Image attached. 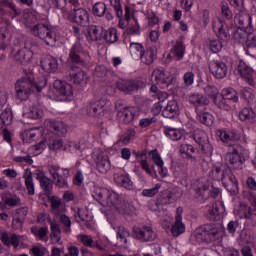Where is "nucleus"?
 <instances>
[{"label": "nucleus", "mask_w": 256, "mask_h": 256, "mask_svg": "<svg viewBox=\"0 0 256 256\" xmlns=\"http://www.w3.org/2000/svg\"><path fill=\"white\" fill-rule=\"evenodd\" d=\"M47 85V80L43 79L40 82H35V78L31 75H26L15 83V91L17 99L27 101L32 93H41L43 87Z\"/></svg>", "instance_id": "f257e3e1"}, {"label": "nucleus", "mask_w": 256, "mask_h": 256, "mask_svg": "<svg viewBox=\"0 0 256 256\" xmlns=\"http://www.w3.org/2000/svg\"><path fill=\"white\" fill-rule=\"evenodd\" d=\"M194 235L201 243H213L223 237V228L216 224H204L196 228Z\"/></svg>", "instance_id": "f03ea898"}, {"label": "nucleus", "mask_w": 256, "mask_h": 256, "mask_svg": "<svg viewBox=\"0 0 256 256\" xmlns=\"http://www.w3.org/2000/svg\"><path fill=\"white\" fill-rule=\"evenodd\" d=\"M30 33L34 35V37H39V39H42L46 43V45H49L50 47H53L55 43H57V36L55 35V32H53V27L38 23L34 26L30 27Z\"/></svg>", "instance_id": "7ed1b4c3"}, {"label": "nucleus", "mask_w": 256, "mask_h": 256, "mask_svg": "<svg viewBox=\"0 0 256 256\" xmlns=\"http://www.w3.org/2000/svg\"><path fill=\"white\" fill-rule=\"evenodd\" d=\"M133 239L139 241V243H151V241H155L157 234L153 231L151 226L142 225V226H134L132 228L131 233Z\"/></svg>", "instance_id": "20e7f679"}, {"label": "nucleus", "mask_w": 256, "mask_h": 256, "mask_svg": "<svg viewBox=\"0 0 256 256\" xmlns=\"http://www.w3.org/2000/svg\"><path fill=\"white\" fill-rule=\"evenodd\" d=\"M109 111H111V101L109 100H96L87 106V113L91 117H103Z\"/></svg>", "instance_id": "39448f33"}, {"label": "nucleus", "mask_w": 256, "mask_h": 256, "mask_svg": "<svg viewBox=\"0 0 256 256\" xmlns=\"http://www.w3.org/2000/svg\"><path fill=\"white\" fill-rule=\"evenodd\" d=\"M85 50H83V45L81 42L77 41L70 49L69 52V65H77L81 67H85Z\"/></svg>", "instance_id": "423d86ee"}, {"label": "nucleus", "mask_w": 256, "mask_h": 256, "mask_svg": "<svg viewBox=\"0 0 256 256\" xmlns=\"http://www.w3.org/2000/svg\"><path fill=\"white\" fill-rule=\"evenodd\" d=\"M68 21L80 25V27H87L89 25V12L85 8H75L69 12Z\"/></svg>", "instance_id": "0eeeda50"}, {"label": "nucleus", "mask_w": 256, "mask_h": 256, "mask_svg": "<svg viewBox=\"0 0 256 256\" xmlns=\"http://www.w3.org/2000/svg\"><path fill=\"white\" fill-rule=\"evenodd\" d=\"M220 97L223 99V105H219L221 111H231V101H233V103L239 102V94L233 88L223 89Z\"/></svg>", "instance_id": "6e6552de"}, {"label": "nucleus", "mask_w": 256, "mask_h": 256, "mask_svg": "<svg viewBox=\"0 0 256 256\" xmlns=\"http://www.w3.org/2000/svg\"><path fill=\"white\" fill-rule=\"evenodd\" d=\"M179 197H181V194H178L175 190H164L159 193L157 201L154 203L155 208L151 209L152 211H157L159 205H171V203H175Z\"/></svg>", "instance_id": "1a4fd4ad"}, {"label": "nucleus", "mask_w": 256, "mask_h": 256, "mask_svg": "<svg viewBox=\"0 0 256 256\" xmlns=\"http://www.w3.org/2000/svg\"><path fill=\"white\" fill-rule=\"evenodd\" d=\"M228 169H243V164L245 163V157L239 154L237 149H233L232 152H227L224 157Z\"/></svg>", "instance_id": "9d476101"}, {"label": "nucleus", "mask_w": 256, "mask_h": 256, "mask_svg": "<svg viewBox=\"0 0 256 256\" xmlns=\"http://www.w3.org/2000/svg\"><path fill=\"white\" fill-rule=\"evenodd\" d=\"M208 69L215 79H225L229 71L227 64L221 60H211Z\"/></svg>", "instance_id": "9b49d317"}, {"label": "nucleus", "mask_w": 256, "mask_h": 256, "mask_svg": "<svg viewBox=\"0 0 256 256\" xmlns=\"http://www.w3.org/2000/svg\"><path fill=\"white\" fill-rule=\"evenodd\" d=\"M55 93L64 101H71L73 99V86L61 80H56L53 83Z\"/></svg>", "instance_id": "f8f14e48"}, {"label": "nucleus", "mask_w": 256, "mask_h": 256, "mask_svg": "<svg viewBox=\"0 0 256 256\" xmlns=\"http://www.w3.org/2000/svg\"><path fill=\"white\" fill-rule=\"evenodd\" d=\"M234 23L240 29H245L248 32V35L253 33V24L251 22V15L247 11L242 10L238 12L234 17Z\"/></svg>", "instance_id": "ddd939ff"}, {"label": "nucleus", "mask_w": 256, "mask_h": 256, "mask_svg": "<svg viewBox=\"0 0 256 256\" xmlns=\"http://www.w3.org/2000/svg\"><path fill=\"white\" fill-rule=\"evenodd\" d=\"M68 71L72 72H69V74L66 76V80L74 85H81V83L85 81V77H87L85 71L81 70V66L68 64Z\"/></svg>", "instance_id": "4468645a"}, {"label": "nucleus", "mask_w": 256, "mask_h": 256, "mask_svg": "<svg viewBox=\"0 0 256 256\" xmlns=\"http://www.w3.org/2000/svg\"><path fill=\"white\" fill-rule=\"evenodd\" d=\"M213 31L216 33V37L220 41L227 43L231 39V34H229V26L223 20H218L213 23Z\"/></svg>", "instance_id": "2eb2a0df"}, {"label": "nucleus", "mask_w": 256, "mask_h": 256, "mask_svg": "<svg viewBox=\"0 0 256 256\" xmlns=\"http://www.w3.org/2000/svg\"><path fill=\"white\" fill-rule=\"evenodd\" d=\"M140 81L137 80H119L116 82V87L119 89V91H122L126 95H129V93H133L134 91L139 90Z\"/></svg>", "instance_id": "dca6fc26"}, {"label": "nucleus", "mask_w": 256, "mask_h": 256, "mask_svg": "<svg viewBox=\"0 0 256 256\" xmlns=\"http://www.w3.org/2000/svg\"><path fill=\"white\" fill-rule=\"evenodd\" d=\"M152 79H155L157 85L165 89L171 85L173 78H170L169 75L165 74L163 68H156L152 73Z\"/></svg>", "instance_id": "f3484780"}, {"label": "nucleus", "mask_w": 256, "mask_h": 256, "mask_svg": "<svg viewBox=\"0 0 256 256\" xmlns=\"http://www.w3.org/2000/svg\"><path fill=\"white\" fill-rule=\"evenodd\" d=\"M239 212L242 219H247L252 227H256V208L247 204H240Z\"/></svg>", "instance_id": "a211bd4d"}, {"label": "nucleus", "mask_w": 256, "mask_h": 256, "mask_svg": "<svg viewBox=\"0 0 256 256\" xmlns=\"http://www.w3.org/2000/svg\"><path fill=\"white\" fill-rule=\"evenodd\" d=\"M136 115L137 108L128 107L123 111L117 112V119L120 123H123L124 125H129V123H133V120L135 119Z\"/></svg>", "instance_id": "6ab92c4d"}, {"label": "nucleus", "mask_w": 256, "mask_h": 256, "mask_svg": "<svg viewBox=\"0 0 256 256\" xmlns=\"http://www.w3.org/2000/svg\"><path fill=\"white\" fill-rule=\"evenodd\" d=\"M92 13L95 17H105L107 21H113V13L107 10V5L105 2H97L92 6Z\"/></svg>", "instance_id": "aec40b11"}, {"label": "nucleus", "mask_w": 256, "mask_h": 256, "mask_svg": "<svg viewBox=\"0 0 256 256\" xmlns=\"http://www.w3.org/2000/svg\"><path fill=\"white\" fill-rule=\"evenodd\" d=\"M238 72L248 85L255 87V71L251 67L240 64L238 66Z\"/></svg>", "instance_id": "412c9836"}, {"label": "nucleus", "mask_w": 256, "mask_h": 256, "mask_svg": "<svg viewBox=\"0 0 256 256\" xmlns=\"http://www.w3.org/2000/svg\"><path fill=\"white\" fill-rule=\"evenodd\" d=\"M179 113V103L176 100H170L163 109L162 116L166 119H175L179 116Z\"/></svg>", "instance_id": "4be33fe9"}, {"label": "nucleus", "mask_w": 256, "mask_h": 256, "mask_svg": "<svg viewBox=\"0 0 256 256\" xmlns=\"http://www.w3.org/2000/svg\"><path fill=\"white\" fill-rule=\"evenodd\" d=\"M204 93H206L210 97V99H212L214 105H216L218 109L219 105H223V97L221 96V94H219V89H217V87L213 85H207L206 87H204Z\"/></svg>", "instance_id": "5701e85b"}, {"label": "nucleus", "mask_w": 256, "mask_h": 256, "mask_svg": "<svg viewBox=\"0 0 256 256\" xmlns=\"http://www.w3.org/2000/svg\"><path fill=\"white\" fill-rule=\"evenodd\" d=\"M105 28L103 26L90 25L87 29L88 39L90 41H102Z\"/></svg>", "instance_id": "b1692460"}, {"label": "nucleus", "mask_w": 256, "mask_h": 256, "mask_svg": "<svg viewBox=\"0 0 256 256\" xmlns=\"http://www.w3.org/2000/svg\"><path fill=\"white\" fill-rule=\"evenodd\" d=\"M96 169L102 174L109 173V171H111V161H109V156L98 155L96 159Z\"/></svg>", "instance_id": "393cba45"}, {"label": "nucleus", "mask_w": 256, "mask_h": 256, "mask_svg": "<svg viewBox=\"0 0 256 256\" xmlns=\"http://www.w3.org/2000/svg\"><path fill=\"white\" fill-rule=\"evenodd\" d=\"M41 67L46 73H55L59 68V63L57 62V58L53 56H46L41 61Z\"/></svg>", "instance_id": "a878e982"}, {"label": "nucleus", "mask_w": 256, "mask_h": 256, "mask_svg": "<svg viewBox=\"0 0 256 256\" xmlns=\"http://www.w3.org/2000/svg\"><path fill=\"white\" fill-rule=\"evenodd\" d=\"M13 57L16 63L25 65V63H29L33 59V52L30 50H17L14 52Z\"/></svg>", "instance_id": "bb28decb"}, {"label": "nucleus", "mask_w": 256, "mask_h": 256, "mask_svg": "<svg viewBox=\"0 0 256 256\" xmlns=\"http://www.w3.org/2000/svg\"><path fill=\"white\" fill-rule=\"evenodd\" d=\"M0 239L2 241V243H4V245H6L7 247H9V245H12L14 247V249H17V247H19L20 245V236L17 234H11L9 236V234H7V232H2L0 234Z\"/></svg>", "instance_id": "cd10ccee"}, {"label": "nucleus", "mask_w": 256, "mask_h": 256, "mask_svg": "<svg viewBox=\"0 0 256 256\" xmlns=\"http://www.w3.org/2000/svg\"><path fill=\"white\" fill-rule=\"evenodd\" d=\"M114 181L120 187H124V189H128L129 191L133 189V181H131V178L127 174H114Z\"/></svg>", "instance_id": "c85d7f7f"}, {"label": "nucleus", "mask_w": 256, "mask_h": 256, "mask_svg": "<svg viewBox=\"0 0 256 256\" xmlns=\"http://www.w3.org/2000/svg\"><path fill=\"white\" fill-rule=\"evenodd\" d=\"M189 103L194 107H205V105H209L210 101L205 95L196 93L189 96Z\"/></svg>", "instance_id": "c756f323"}, {"label": "nucleus", "mask_w": 256, "mask_h": 256, "mask_svg": "<svg viewBox=\"0 0 256 256\" xmlns=\"http://www.w3.org/2000/svg\"><path fill=\"white\" fill-rule=\"evenodd\" d=\"M142 63L145 65H152L153 61L157 59V48L156 47H149L144 50V54L140 56Z\"/></svg>", "instance_id": "7c9ffc66"}, {"label": "nucleus", "mask_w": 256, "mask_h": 256, "mask_svg": "<svg viewBox=\"0 0 256 256\" xmlns=\"http://www.w3.org/2000/svg\"><path fill=\"white\" fill-rule=\"evenodd\" d=\"M181 233H185V224H183V218L181 217V214H177L175 223L171 227V234L173 237H179Z\"/></svg>", "instance_id": "2f4dec72"}, {"label": "nucleus", "mask_w": 256, "mask_h": 256, "mask_svg": "<svg viewBox=\"0 0 256 256\" xmlns=\"http://www.w3.org/2000/svg\"><path fill=\"white\" fill-rule=\"evenodd\" d=\"M49 128L52 133H54V135H57L58 137H65V135H67V128H65L63 122L50 121Z\"/></svg>", "instance_id": "473e14b6"}, {"label": "nucleus", "mask_w": 256, "mask_h": 256, "mask_svg": "<svg viewBox=\"0 0 256 256\" xmlns=\"http://www.w3.org/2000/svg\"><path fill=\"white\" fill-rule=\"evenodd\" d=\"M23 178L25 179L28 195H35V183L33 182V172H31V169L27 168L25 170Z\"/></svg>", "instance_id": "72a5a7b5"}, {"label": "nucleus", "mask_w": 256, "mask_h": 256, "mask_svg": "<svg viewBox=\"0 0 256 256\" xmlns=\"http://www.w3.org/2000/svg\"><path fill=\"white\" fill-rule=\"evenodd\" d=\"M194 151L195 147H193V145L181 144L179 146V153L182 155L184 159H191V161H197V158L191 154Z\"/></svg>", "instance_id": "f704fd0d"}, {"label": "nucleus", "mask_w": 256, "mask_h": 256, "mask_svg": "<svg viewBox=\"0 0 256 256\" xmlns=\"http://www.w3.org/2000/svg\"><path fill=\"white\" fill-rule=\"evenodd\" d=\"M171 55L176 58L177 61H181L185 57V44L177 40L173 48L171 49Z\"/></svg>", "instance_id": "c9c22d12"}, {"label": "nucleus", "mask_w": 256, "mask_h": 256, "mask_svg": "<svg viewBox=\"0 0 256 256\" xmlns=\"http://www.w3.org/2000/svg\"><path fill=\"white\" fill-rule=\"evenodd\" d=\"M219 207H221V204L217 202L209 206L208 212L206 213V217L210 221H219V215H221V210Z\"/></svg>", "instance_id": "e433bc0d"}, {"label": "nucleus", "mask_w": 256, "mask_h": 256, "mask_svg": "<svg viewBox=\"0 0 256 256\" xmlns=\"http://www.w3.org/2000/svg\"><path fill=\"white\" fill-rule=\"evenodd\" d=\"M217 137L223 142V143H230V141H237V134L235 132H227L225 130H218L216 132Z\"/></svg>", "instance_id": "4c0bfd02"}, {"label": "nucleus", "mask_w": 256, "mask_h": 256, "mask_svg": "<svg viewBox=\"0 0 256 256\" xmlns=\"http://www.w3.org/2000/svg\"><path fill=\"white\" fill-rule=\"evenodd\" d=\"M206 47L211 51V53H219L223 49V43L219 39H207L205 41Z\"/></svg>", "instance_id": "58836bf2"}, {"label": "nucleus", "mask_w": 256, "mask_h": 256, "mask_svg": "<svg viewBox=\"0 0 256 256\" xmlns=\"http://www.w3.org/2000/svg\"><path fill=\"white\" fill-rule=\"evenodd\" d=\"M106 43H117L119 41V36H117L116 28H109L108 30L104 29L103 38Z\"/></svg>", "instance_id": "ea45409f"}, {"label": "nucleus", "mask_w": 256, "mask_h": 256, "mask_svg": "<svg viewBox=\"0 0 256 256\" xmlns=\"http://www.w3.org/2000/svg\"><path fill=\"white\" fill-rule=\"evenodd\" d=\"M198 119L200 123H202V125H206V127H211V125L215 123V117L209 112H199Z\"/></svg>", "instance_id": "a19ab883"}, {"label": "nucleus", "mask_w": 256, "mask_h": 256, "mask_svg": "<svg viewBox=\"0 0 256 256\" xmlns=\"http://www.w3.org/2000/svg\"><path fill=\"white\" fill-rule=\"evenodd\" d=\"M39 183L44 195L46 197H51V194L53 193V182L51 179L46 176Z\"/></svg>", "instance_id": "79ce46f5"}, {"label": "nucleus", "mask_w": 256, "mask_h": 256, "mask_svg": "<svg viewBox=\"0 0 256 256\" xmlns=\"http://www.w3.org/2000/svg\"><path fill=\"white\" fill-rule=\"evenodd\" d=\"M104 201H106L109 207H115V209L121 202V200L119 199V194L110 190H108V194H106V198L104 199Z\"/></svg>", "instance_id": "37998d69"}, {"label": "nucleus", "mask_w": 256, "mask_h": 256, "mask_svg": "<svg viewBox=\"0 0 256 256\" xmlns=\"http://www.w3.org/2000/svg\"><path fill=\"white\" fill-rule=\"evenodd\" d=\"M164 134L172 141H180V139H183V132L176 128H165Z\"/></svg>", "instance_id": "c03bdc74"}, {"label": "nucleus", "mask_w": 256, "mask_h": 256, "mask_svg": "<svg viewBox=\"0 0 256 256\" xmlns=\"http://www.w3.org/2000/svg\"><path fill=\"white\" fill-rule=\"evenodd\" d=\"M116 210L120 215H132L133 214V206L129 204V202L121 201L116 206Z\"/></svg>", "instance_id": "a18cd8bd"}, {"label": "nucleus", "mask_w": 256, "mask_h": 256, "mask_svg": "<svg viewBox=\"0 0 256 256\" xmlns=\"http://www.w3.org/2000/svg\"><path fill=\"white\" fill-rule=\"evenodd\" d=\"M256 118V113L251 108H243L239 112V119L240 121H251Z\"/></svg>", "instance_id": "49530a36"}, {"label": "nucleus", "mask_w": 256, "mask_h": 256, "mask_svg": "<svg viewBox=\"0 0 256 256\" xmlns=\"http://www.w3.org/2000/svg\"><path fill=\"white\" fill-rule=\"evenodd\" d=\"M50 223V231H51V237L56 239V243H59L61 241V227L57 222L49 220Z\"/></svg>", "instance_id": "de8ad7c7"}, {"label": "nucleus", "mask_w": 256, "mask_h": 256, "mask_svg": "<svg viewBox=\"0 0 256 256\" xmlns=\"http://www.w3.org/2000/svg\"><path fill=\"white\" fill-rule=\"evenodd\" d=\"M0 121L3 125H11L13 123V112L10 108H6L3 110V112L0 114Z\"/></svg>", "instance_id": "09e8293b"}, {"label": "nucleus", "mask_w": 256, "mask_h": 256, "mask_svg": "<svg viewBox=\"0 0 256 256\" xmlns=\"http://www.w3.org/2000/svg\"><path fill=\"white\" fill-rule=\"evenodd\" d=\"M223 187H225L231 195H237V193H239V182L237 181V178L223 184Z\"/></svg>", "instance_id": "8fccbe9b"}, {"label": "nucleus", "mask_w": 256, "mask_h": 256, "mask_svg": "<svg viewBox=\"0 0 256 256\" xmlns=\"http://www.w3.org/2000/svg\"><path fill=\"white\" fill-rule=\"evenodd\" d=\"M145 48L140 43H131L130 44V52L134 57H143Z\"/></svg>", "instance_id": "3c124183"}, {"label": "nucleus", "mask_w": 256, "mask_h": 256, "mask_svg": "<svg viewBox=\"0 0 256 256\" xmlns=\"http://www.w3.org/2000/svg\"><path fill=\"white\" fill-rule=\"evenodd\" d=\"M234 179H236V177L235 174L231 171V168H225L222 170V176L220 178L222 185H225V183L233 181Z\"/></svg>", "instance_id": "603ef678"}, {"label": "nucleus", "mask_w": 256, "mask_h": 256, "mask_svg": "<svg viewBox=\"0 0 256 256\" xmlns=\"http://www.w3.org/2000/svg\"><path fill=\"white\" fill-rule=\"evenodd\" d=\"M107 195H109V189L95 187L92 197H94V199H99V200L103 199L105 201V198Z\"/></svg>", "instance_id": "864d4df0"}, {"label": "nucleus", "mask_w": 256, "mask_h": 256, "mask_svg": "<svg viewBox=\"0 0 256 256\" xmlns=\"http://www.w3.org/2000/svg\"><path fill=\"white\" fill-rule=\"evenodd\" d=\"M52 178L53 181H55L56 187H59L60 189H65L68 187L67 179L59 175V173H54Z\"/></svg>", "instance_id": "5fc2aeb1"}, {"label": "nucleus", "mask_w": 256, "mask_h": 256, "mask_svg": "<svg viewBox=\"0 0 256 256\" xmlns=\"http://www.w3.org/2000/svg\"><path fill=\"white\" fill-rule=\"evenodd\" d=\"M245 37H249V32L246 29L240 27H238L232 34V38L236 41H241L242 39H245Z\"/></svg>", "instance_id": "6e6d98bb"}, {"label": "nucleus", "mask_w": 256, "mask_h": 256, "mask_svg": "<svg viewBox=\"0 0 256 256\" xmlns=\"http://www.w3.org/2000/svg\"><path fill=\"white\" fill-rule=\"evenodd\" d=\"M208 175L210 179H213V181H221V177L223 176V169H221V167L215 166L212 168Z\"/></svg>", "instance_id": "4d7b16f0"}, {"label": "nucleus", "mask_w": 256, "mask_h": 256, "mask_svg": "<svg viewBox=\"0 0 256 256\" xmlns=\"http://www.w3.org/2000/svg\"><path fill=\"white\" fill-rule=\"evenodd\" d=\"M31 233H33V235H35L36 237H39V239H43L47 237L49 229L47 227H41L40 229H37V227H32Z\"/></svg>", "instance_id": "13d9d810"}, {"label": "nucleus", "mask_w": 256, "mask_h": 256, "mask_svg": "<svg viewBox=\"0 0 256 256\" xmlns=\"http://www.w3.org/2000/svg\"><path fill=\"white\" fill-rule=\"evenodd\" d=\"M60 223H62L64 232L71 233V218L69 216L62 214L60 216Z\"/></svg>", "instance_id": "bf43d9fd"}, {"label": "nucleus", "mask_w": 256, "mask_h": 256, "mask_svg": "<svg viewBox=\"0 0 256 256\" xmlns=\"http://www.w3.org/2000/svg\"><path fill=\"white\" fill-rule=\"evenodd\" d=\"M111 7H113L116 17H123V8L121 7V0H110Z\"/></svg>", "instance_id": "052dcab7"}, {"label": "nucleus", "mask_w": 256, "mask_h": 256, "mask_svg": "<svg viewBox=\"0 0 256 256\" xmlns=\"http://www.w3.org/2000/svg\"><path fill=\"white\" fill-rule=\"evenodd\" d=\"M159 189H161V184H156L154 188L144 189L142 195L143 197H155L159 193Z\"/></svg>", "instance_id": "680f3d73"}, {"label": "nucleus", "mask_w": 256, "mask_h": 256, "mask_svg": "<svg viewBox=\"0 0 256 256\" xmlns=\"http://www.w3.org/2000/svg\"><path fill=\"white\" fill-rule=\"evenodd\" d=\"M5 205L9 207H19L21 205V199L17 196L4 198Z\"/></svg>", "instance_id": "e2e57ef3"}, {"label": "nucleus", "mask_w": 256, "mask_h": 256, "mask_svg": "<svg viewBox=\"0 0 256 256\" xmlns=\"http://www.w3.org/2000/svg\"><path fill=\"white\" fill-rule=\"evenodd\" d=\"M220 7L222 16L225 19H231L233 17V13L231 12V9H229V4H227V2H221Z\"/></svg>", "instance_id": "0e129e2a"}, {"label": "nucleus", "mask_w": 256, "mask_h": 256, "mask_svg": "<svg viewBox=\"0 0 256 256\" xmlns=\"http://www.w3.org/2000/svg\"><path fill=\"white\" fill-rule=\"evenodd\" d=\"M135 135H136L135 129L133 128L128 129L126 133L121 137L122 143H124V145H127V143H129V141H131V139H133Z\"/></svg>", "instance_id": "69168bd1"}, {"label": "nucleus", "mask_w": 256, "mask_h": 256, "mask_svg": "<svg viewBox=\"0 0 256 256\" xmlns=\"http://www.w3.org/2000/svg\"><path fill=\"white\" fill-rule=\"evenodd\" d=\"M155 165L157 166L158 173L161 177H165L167 175V168H164L163 159L159 158L158 160H154Z\"/></svg>", "instance_id": "338daca9"}, {"label": "nucleus", "mask_w": 256, "mask_h": 256, "mask_svg": "<svg viewBox=\"0 0 256 256\" xmlns=\"http://www.w3.org/2000/svg\"><path fill=\"white\" fill-rule=\"evenodd\" d=\"M26 115L28 119H41L43 117V111L38 108H32Z\"/></svg>", "instance_id": "774afa93"}]
</instances>
